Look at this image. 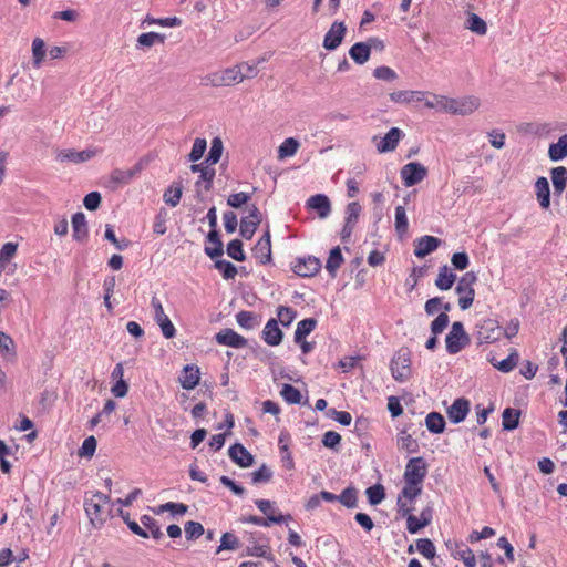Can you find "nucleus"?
I'll list each match as a JSON object with an SVG mask.
<instances>
[{"label":"nucleus","instance_id":"864d4df0","mask_svg":"<svg viewBox=\"0 0 567 567\" xmlns=\"http://www.w3.org/2000/svg\"><path fill=\"white\" fill-rule=\"evenodd\" d=\"M18 244L17 243H6L0 249V272L4 268L6 264H8L17 254Z\"/></svg>","mask_w":567,"mask_h":567},{"label":"nucleus","instance_id":"ea45409f","mask_svg":"<svg viewBox=\"0 0 567 567\" xmlns=\"http://www.w3.org/2000/svg\"><path fill=\"white\" fill-rule=\"evenodd\" d=\"M425 425L431 433L440 434L445 429V420L442 414L437 412H431L425 417Z\"/></svg>","mask_w":567,"mask_h":567},{"label":"nucleus","instance_id":"0eeeda50","mask_svg":"<svg viewBox=\"0 0 567 567\" xmlns=\"http://www.w3.org/2000/svg\"><path fill=\"white\" fill-rule=\"evenodd\" d=\"M151 306L154 310V320L159 326L163 336L166 339L174 338L176 334V329L168 316L165 313L163 305L156 296L152 297Z\"/></svg>","mask_w":567,"mask_h":567},{"label":"nucleus","instance_id":"39448f33","mask_svg":"<svg viewBox=\"0 0 567 567\" xmlns=\"http://www.w3.org/2000/svg\"><path fill=\"white\" fill-rule=\"evenodd\" d=\"M468 342V337L464 330L463 323L453 322L450 332L445 338L446 351L450 354L458 353Z\"/></svg>","mask_w":567,"mask_h":567},{"label":"nucleus","instance_id":"c756f323","mask_svg":"<svg viewBox=\"0 0 567 567\" xmlns=\"http://www.w3.org/2000/svg\"><path fill=\"white\" fill-rule=\"evenodd\" d=\"M207 240L212 246L205 247V254L212 259H216L223 256V243L219 234L216 229H212L207 235Z\"/></svg>","mask_w":567,"mask_h":567},{"label":"nucleus","instance_id":"8fccbe9b","mask_svg":"<svg viewBox=\"0 0 567 567\" xmlns=\"http://www.w3.org/2000/svg\"><path fill=\"white\" fill-rule=\"evenodd\" d=\"M280 395L288 404H300L301 403V393L300 391L291 384H284L280 390Z\"/></svg>","mask_w":567,"mask_h":567},{"label":"nucleus","instance_id":"9b49d317","mask_svg":"<svg viewBox=\"0 0 567 567\" xmlns=\"http://www.w3.org/2000/svg\"><path fill=\"white\" fill-rule=\"evenodd\" d=\"M145 163L143 162V159H141L130 169L115 168L110 174V183L113 185V187L126 185L135 176H137L143 171Z\"/></svg>","mask_w":567,"mask_h":567},{"label":"nucleus","instance_id":"4d7b16f0","mask_svg":"<svg viewBox=\"0 0 567 567\" xmlns=\"http://www.w3.org/2000/svg\"><path fill=\"white\" fill-rule=\"evenodd\" d=\"M207 147V142L205 138L197 137L194 141L193 147L190 153L188 154V161L193 164H196L197 161H199Z\"/></svg>","mask_w":567,"mask_h":567},{"label":"nucleus","instance_id":"a211bd4d","mask_svg":"<svg viewBox=\"0 0 567 567\" xmlns=\"http://www.w3.org/2000/svg\"><path fill=\"white\" fill-rule=\"evenodd\" d=\"M496 321L493 319H486L476 326L475 338L478 344H487L496 341L495 337Z\"/></svg>","mask_w":567,"mask_h":567},{"label":"nucleus","instance_id":"e2e57ef3","mask_svg":"<svg viewBox=\"0 0 567 567\" xmlns=\"http://www.w3.org/2000/svg\"><path fill=\"white\" fill-rule=\"evenodd\" d=\"M238 547V538L231 533H224L220 537V545L218 546L216 553L218 554L221 550H235Z\"/></svg>","mask_w":567,"mask_h":567},{"label":"nucleus","instance_id":"e433bc0d","mask_svg":"<svg viewBox=\"0 0 567 567\" xmlns=\"http://www.w3.org/2000/svg\"><path fill=\"white\" fill-rule=\"evenodd\" d=\"M236 322L245 330H252L260 323V320L252 311L243 310L236 315Z\"/></svg>","mask_w":567,"mask_h":567},{"label":"nucleus","instance_id":"4468645a","mask_svg":"<svg viewBox=\"0 0 567 567\" xmlns=\"http://www.w3.org/2000/svg\"><path fill=\"white\" fill-rule=\"evenodd\" d=\"M215 340L218 344L240 349L246 347L247 340L233 329L226 328L220 330L216 336Z\"/></svg>","mask_w":567,"mask_h":567},{"label":"nucleus","instance_id":"72a5a7b5","mask_svg":"<svg viewBox=\"0 0 567 567\" xmlns=\"http://www.w3.org/2000/svg\"><path fill=\"white\" fill-rule=\"evenodd\" d=\"M452 555L454 558L462 560L466 567H474L476 564L473 550L465 544H456L455 548L452 549Z\"/></svg>","mask_w":567,"mask_h":567},{"label":"nucleus","instance_id":"6e6552de","mask_svg":"<svg viewBox=\"0 0 567 567\" xmlns=\"http://www.w3.org/2000/svg\"><path fill=\"white\" fill-rule=\"evenodd\" d=\"M262 218L261 213L256 205H251L248 207V215L243 217L240 220V235L245 239H251L254 234L256 233L258 226L260 225Z\"/></svg>","mask_w":567,"mask_h":567},{"label":"nucleus","instance_id":"052dcab7","mask_svg":"<svg viewBox=\"0 0 567 567\" xmlns=\"http://www.w3.org/2000/svg\"><path fill=\"white\" fill-rule=\"evenodd\" d=\"M416 549L427 559H433L436 554L434 544L429 538H420L416 540Z\"/></svg>","mask_w":567,"mask_h":567},{"label":"nucleus","instance_id":"423d86ee","mask_svg":"<svg viewBox=\"0 0 567 567\" xmlns=\"http://www.w3.org/2000/svg\"><path fill=\"white\" fill-rule=\"evenodd\" d=\"M400 175L403 185L405 187H412L421 183L427 176V168L419 162H411L401 168Z\"/></svg>","mask_w":567,"mask_h":567},{"label":"nucleus","instance_id":"c03bdc74","mask_svg":"<svg viewBox=\"0 0 567 567\" xmlns=\"http://www.w3.org/2000/svg\"><path fill=\"white\" fill-rule=\"evenodd\" d=\"M520 355L517 349H511V352L507 355V358L498 361V371L503 373L512 372L517 367Z\"/></svg>","mask_w":567,"mask_h":567},{"label":"nucleus","instance_id":"7c9ffc66","mask_svg":"<svg viewBox=\"0 0 567 567\" xmlns=\"http://www.w3.org/2000/svg\"><path fill=\"white\" fill-rule=\"evenodd\" d=\"M548 157L551 162H560L567 157V134L561 135L556 143L549 145Z\"/></svg>","mask_w":567,"mask_h":567},{"label":"nucleus","instance_id":"bb28decb","mask_svg":"<svg viewBox=\"0 0 567 567\" xmlns=\"http://www.w3.org/2000/svg\"><path fill=\"white\" fill-rule=\"evenodd\" d=\"M536 197L543 209H548L550 206V187L546 177L540 176L535 182Z\"/></svg>","mask_w":567,"mask_h":567},{"label":"nucleus","instance_id":"9d476101","mask_svg":"<svg viewBox=\"0 0 567 567\" xmlns=\"http://www.w3.org/2000/svg\"><path fill=\"white\" fill-rule=\"evenodd\" d=\"M347 27L342 21H334L324 34L322 45L328 51H334L342 43Z\"/></svg>","mask_w":567,"mask_h":567},{"label":"nucleus","instance_id":"de8ad7c7","mask_svg":"<svg viewBox=\"0 0 567 567\" xmlns=\"http://www.w3.org/2000/svg\"><path fill=\"white\" fill-rule=\"evenodd\" d=\"M338 502H340L347 508H354L358 504V492L353 486H349L338 495Z\"/></svg>","mask_w":567,"mask_h":567},{"label":"nucleus","instance_id":"c85d7f7f","mask_svg":"<svg viewBox=\"0 0 567 567\" xmlns=\"http://www.w3.org/2000/svg\"><path fill=\"white\" fill-rule=\"evenodd\" d=\"M522 411L515 408H506L502 413V426L504 431L511 432L518 427Z\"/></svg>","mask_w":567,"mask_h":567},{"label":"nucleus","instance_id":"2f4dec72","mask_svg":"<svg viewBox=\"0 0 567 567\" xmlns=\"http://www.w3.org/2000/svg\"><path fill=\"white\" fill-rule=\"evenodd\" d=\"M456 280V275L449 268L447 265H443L439 268V275L435 279V286L440 290H449L452 288Z\"/></svg>","mask_w":567,"mask_h":567},{"label":"nucleus","instance_id":"0e129e2a","mask_svg":"<svg viewBox=\"0 0 567 567\" xmlns=\"http://www.w3.org/2000/svg\"><path fill=\"white\" fill-rule=\"evenodd\" d=\"M141 523L146 529L150 530L154 539H161L163 537V532L157 522L153 517L148 515H143L141 517Z\"/></svg>","mask_w":567,"mask_h":567},{"label":"nucleus","instance_id":"bf43d9fd","mask_svg":"<svg viewBox=\"0 0 567 567\" xmlns=\"http://www.w3.org/2000/svg\"><path fill=\"white\" fill-rule=\"evenodd\" d=\"M365 494L371 505H378L385 498V491L381 484L368 487Z\"/></svg>","mask_w":567,"mask_h":567},{"label":"nucleus","instance_id":"4c0bfd02","mask_svg":"<svg viewBox=\"0 0 567 567\" xmlns=\"http://www.w3.org/2000/svg\"><path fill=\"white\" fill-rule=\"evenodd\" d=\"M315 318H306L297 323L295 331V342H301L308 334H310L317 327Z\"/></svg>","mask_w":567,"mask_h":567},{"label":"nucleus","instance_id":"dca6fc26","mask_svg":"<svg viewBox=\"0 0 567 567\" xmlns=\"http://www.w3.org/2000/svg\"><path fill=\"white\" fill-rule=\"evenodd\" d=\"M230 460L238 466L246 468L254 464L252 454L241 444L235 443L228 449Z\"/></svg>","mask_w":567,"mask_h":567},{"label":"nucleus","instance_id":"ddd939ff","mask_svg":"<svg viewBox=\"0 0 567 567\" xmlns=\"http://www.w3.org/2000/svg\"><path fill=\"white\" fill-rule=\"evenodd\" d=\"M254 257L261 265L270 264L272 260L271 257V240H270V231L269 228L265 231V234L258 239L255 247L252 248Z\"/></svg>","mask_w":567,"mask_h":567},{"label":"nucleus","instance_id":"a19ab883","mask_svg":"<svg viewBox=\"0 0 567 567\" xmlns=\"http://www.w3.org/2000/svg\"><path fill=\"white\" fill-rule=\"evenodd\" d=\"M182 194H183L182 184L174 183L164 192L163 200L168 206L176 207L181 202Z\"/></svg>","mask_w":567,"mask_h":567},{"label":"nucleus","instance_id":"a18cd8bd","mask_svg":"<svg viewBox=\"0 0 567 567\" xmlns=\"http://www.w3.org/2000/svg\"><path fill=\"white\" fill-rule=\"evenodd\" d=\"M221 74H223L224 86L238 84L244 81V75L241 74V70L238 66V64L223 70Z\"/></svg>","mask_w":567,"mask_h":567},{"label":"nucleus","instance_id":"1a4fd4ad","mask_svg":"<svg viewBox=\"0 0 567 567\" xmlns=\"http://www.w3.org/2000/svg\"><path fill=\"white\" fill-rule=\"evenodd\" d=\"M427 473V465L423 457L411 458L404 471V481L408 483H420L422 484Z\"/></svg>","mask_w":567,"mask_h":567},{"label":"nucleus","instance_id":"f704fd0d","mask_svg":"<svg viewBox=\"0 0 567 567\" xmlns=\"http://www.w3.org/2000/svg\"><path fill=\"white\" fill-rule=\"evenodd\" d=\"M464 27L477 35H485L487 32L486 22L476 13H468Z\"/></svg>","mask_w":567,"mask_h":567},{"label":"nucleus","instance_id":"20e7f679","mask_svg":"<svg viewBox=\"0 0 567 567\" xmlns=\"http://www.w3.org/2000/svg\"><path fill=\"white\" fill-rule=\"evenodd\" d=\"M478 105V100L473 96H462L457 99L446 96L444 112L464 116L472 114L477 110Z\"/></svg>","mask_w":567,"mask_h":567},{"label":"nucleus","instance_id":"2eb2a0df","mask_svg":"<svg viewBox=\"0 0 567 567\" xmlns=\"http://www.w3.org/2000/svg\"><path fill=\"white\" fill-rule=\"evenodd\" d=\"M96 152L92 150L74 151L71 148L61 150L56 154V159L61 163H84L95 156Z\"/></svg>","mask_w":567,"mask_h":567},{"label":"nucleus","instance_id":"393cba45","mask_svg":"<svg viewBox=\"0 0 567 567\" xmlns=\"http://www.w3.org/2000/svg\"><path fill=\"white\" fill-rule=\"evenodd\" d=\"M72 236L73 239L80 243L86 241L89 237V228L85 215L82 212H78L72 216Z\"/></svg>","mask_w":567,"mask_h":567},{"label":"nucleus","instance_id":"cd10ccee","mask_svg":"<svg viewBox=\"0 0 567 567\" xmlns=\"http://www.w3.org/2000/svg\"><path fill=\"white\" fill-rule=\"evenodd\" d=\"M391 101L395 103H411V102H421L425 100V92L423 91H412V90H401L395 91L390 94Z\"/></svg>","mask_w":567,"mask_h":567},{"label":"nucleus","instance_id":"09e8293b","mask_svg":"<svg viewBox=\"0 0 567 567\" xmlns=\"http://www.w3.org/2000/svg\"><path fill=\"white\" fill-rule=\"evenodd\" d=\"M145 23H147L148 25L157 24L165 28H174L179 27L182 24V20L177 17L153 18L151 16H146L142 24Z\"/></svg>","mask_w":567,"mask_h":567},{"label":"nucleus","instance_id":"774afa93","mask_svg":"<svg viewBox=\"0 0 567 567\" xmlns=\"http://www.w3.org/2000/svg\"><path fill=\"white\" fill-rule=\"evenodd\" d=\"M422 493V484L420 483H408L405 482V485L403 486L401 494L399 496H402V498L414 501L420 494Z\"/></svg>","mask_w":567,"mask_h":567},{"label":"nucleus","instance_id":"58836bf2","mask_svg":"<svg viewBox=\"0 0 567 567\" xmlns=\"http://www.w3.org/2000/svg\"><path fill=\"white\" fill-rule=\"evenodd\" d=\"M343 260L340 247H334L330 250L326 262V269L332 278L337 276V270L340 268Z\"/></svg>","mask_w":567,"mask_h":567},{"label":"nucleus","instance_id":"aec40b11","mask_svg":"<svg viewBox=\"0 0 567 567\" xmlns=\"http://www.w3.org/2000/svg\"><path fill=\"white\" fill-rule=\"evenodd\" d=\"M291 519V515H268L267 518H262L255 515L241 516L239 522L243 524H254L257 526L269 527L271 524H281Z\"/></svg>","mask_w":567,"mask_h":567},{"label":"nucleus","instance_id":"4be33fe9","mask_svg":"<svg viewBox=\"0 0 567 567\" xmlns=\"http://www.w3.org/2000/svg\"><path fill=\"white\" fill-rule=\"evenodd\" d=\"M470 411V402L464 398L456 399L452 405L447 409V416L450 421L457 424L465 420Z\"/></svg>","mask_w":567,"mask_h":567},{"label":"nucleus","instance_id":"f3484780","mask_svg":"<svg viewBox=\"0 0 567 567\" xmlns=\"http://www.w3.org/2000/svg\"><path fill=\"white\" fill-rule=\"evenodd\" d=\"M262 340L270 347L279 346L284 338V332L279 328L278 320L271 318L267 321L262 330Z\"/></svg>","mask_w":567,"mask_h":567},{"label":"nucleus","instance_id":"412c9836","mask_svg":"<svg viewBox=\"0 0 567 567\" xmlns=\"http://www.w3.org/2000/svg\"><path fill=\"white\" fill-rule=\"evenodd\" d=\"M402 137L403 132L398 127H392L377 144V151L379 153L393 152Z\"/></svg>","mask_w":567,"mask_h":567},{"label":"nucleus","instance_id":"603ef678","mask_svg":"<svg viewBox=\"0 0 567 567\" xmlns=\"http://www.w3.org/2000/svg\"><path fill=\"white\" fill-rule=\"evenodd\" d=\"M165 35L156 32L142 33L137 38V45L151 48L155 43H164Z\"/></svg>","mask_w":567,"mask_h":567},{"label":"nucleus","instance_id":"5701e85b","mask_svg":"<svg viewBox=\"0 0 567 567\" xmlns=\"http://www.w3.org/2000/svg\"><path fill=\"white\" fill-rule=\"evenodd\" d=\"M199 368L194 364H187L183 368L182 374L179 377V383L184 390H193L199 383Z\"/></svg>","mask_w":567,"mask_h":567},{"label":"nucleus","instance_id":"5fc2aeb1","mask_svg":"<svg viewBox=\"0 0 567 567\" xmlns=\"http://www.w3.org/2000/svg\"><path fill=\"white\" fill-rule=\"evenodd\" d=\"M246 554L248 556L254 557H262L269 561L274 560V556L271 554V549L268 545H259V544H252L251 546L247 547Z\"/></svg>","mask_w":567,"mask_h":567},{"label":"nucleus","instance_id":"37998d69","mask_svg":"<svg viewBox=\"0 0 567 567\" xmlns=\"http://www.w3.org/2000/svg\"><path fill=\"white\" fill-rule=\"evenodd\" d=\"M223 151H224V145H223L221 138L218 136L214 137L210 143L209 153H208L206 159L204 161L205 164H208V165L217 164L223 155Z\"/></svg>","mask_w":567,"mask_h":567},{"label":"nucleus","instance_id":"69168bd1","mask_svg":"<svg viewBox=\"0 0 567 567\" xmlns=\"http://www.w3.org/2000/svg\"><path fill=\"white\" fill-rule=\"evenodd\" d=\"M296 315V311L290 307L279 306L277 308L278 321H280L284 327H289L293 322Z\"/></svg>","mask_w":567,"mask_h":567},{"label":"nucleus","instance_id":"a878e982","mask_svg":"<svg viewBox=\"0 0 567 567\" xmlns=\"http://www.w3.org/2000/svg\"><path fill=\"white\" fill-rule=\"evenodd\" d=\"M210 165L204 163L192 164L190 171L193 173H199V179L196 182V187L199 186L202 182H205V190L209 192L213 188V182L215 178V169L209 167Z\"/></svg>","mask_w":567,"mask_h":567},{"label":"nucleus","instance_id":"473e14b6","mask_svg":"<svg viewBox=\"0 0 567 567\" xmlns=\"http://www.w3.org/2000/svg\"><path fill=\"white\" fill-rule=\"evenodd\" d=\"M550 177L554 186V193L560 195L567 186V168L565 166L551 168Z\"/></svg>","mask_w":567,"mask_h":567},{"label":"nucleus","instance_id":"680f3d73","mask_svg":"<svg viewBox=\"0 0 567 567\" xmlns=\"http://www.w3.org/2000/svg\"><path fill=\"white\" fill-rule=\"evenodd\" d=\"M227 255L237 261H244L246 255L243 249V243L239 239H233L227 245Z\"/></svg>","mask_w":567,"mask_h":567},{"label":"nucleus","instance_id":"b1692460","mask_svg":"<svg viewBox=\"0 0 567 567\" xmlns=\"http://www.w3.org/2000/svg\"><path fill=\"white\" fill-rule=\"evenodd\" d=\"M441 240L433 236H422L415 240L414 255L419 258H423L429 254L433 252L440 246Z\"/></svg>","mask_w":567,"mask_h":567},{"label":"nucleus","instance_id":"49530a36","mask_svg":"<svg viewBox=\"0 0 567 567\" xmlns=\"http://www.w3.org/2000/svg\"><path fill=\"white\" fill-rule=\"evenodd\" d=\"M398 447L409 453L417 452L419 444L406 431H401L398 435Z\"/></svg>","mask_w":567,"mask_h":567},{"label":"nucleus","instance_id":"13d9d810","mask_svg":"<svg viewBox=\"0 0 567 567\" xmlns=\"http://www.w3.org/2000/svg\"><path fill=\"white\" fill-rule=\"evenodd\" d=\"M33 65L39 68L45 55V43L42 39L35 38L32 42Z\"/></svg>","mask_w":567,"mask_h":567},{"label":"nucleus","instance_id":"f8f14e48","mask_svg":"<svg viewBox=\"0 0 567 567\" xmlns=\"http://www.w3.org/2000/svg\"><path fill=\"white\" fill-rule=\"evenodd\" d=\"M321 267L319 258L308 256L298 258L292 266V271L300 277H312L320 271Z\"/></svg>","mask_w":567,"mask_h":567},{"label":"nucleus","instance_id":"3c124183","mask_svg":"<svg viewBox=\"0 0 567 567\" xmlns=\"http://www.w3.org/2000/svg\"><path fill=\"white\" fill-rule=\"evenodd\" d=\"M214 260H215V268L218 269L223 274V277L226 280L235 278V276L237 275V267L234 264H231L230 261H228L226 259H221L220 257L216 258Z\"/></svg>","mask_w":567,"mask_h":567},{"label":"nucleus","instance_id":"6ab92c4d","mask_svg":"<svg viewBox=\"0 0 567 567\" xmlns=\"http://www.w3.org/2000/svg\"><path fill=\"white\" fill-rule=\"evenodd\" d=\"M306 206L316 210L321 219L327 218L331 213V203L327 195L317 194L308 198Z\"/></svg>","mask_w":567,"mask_h":567},{"label":"nucleus","instance_id":"7ed1b4c3","mask_svg":"<svg viewBox=\"0 0 567 567\" xmlns=\"http://www.w3.org/2000/svg\"><path fill=\"white\" fill-rule=\"evenodd\" d=\"M476 279L475 272L468 271L460 278L456 285L455 291L460 296L458 306L462 310L468 309L474 301L475 291L473 285Z\"/></svg>","mask_w":567,"mask_h":567},{"label":"nucleus","instance_id":"338daca9","mask_svg":"<svg viewBox=\"0 0 567 567\" xmlns=\"http://www.w3.org/2000/svg\"><path fill=\"white\" fill-rule=\"evenodd\" d=\"M445 95H436V94H426L424 102L425 106L429 109H434L436 111L444 112L445 109Z\"/></svg>","mask_w":567,"mask_h":567},{"label":"nucleus","instance_id":"6e6d98bb","mask_svg":"<svg viewBox=\"0 0 567 567\" xmlns=\"http://www.w3.org/2000/svg\"><path fill=\"white\" fill-rule=\"evenodd\" d=\"M408 217L405 208L401 205L395 207V230L402 236L408 231Z\"/></svg>","mask_w":567,"mask_h":567},{"label":"nucleus","instance_id":"c9c22d12","mask_svg":"<svg viewBox=\"0 0 567 567\" xmlns=\"http://www.w3.org/2000/svg\"><path fill=\"white\" fill-rule=\"evenodd\" d=\"M370 54L369 47L364 42H357L349 50L350 58L360 65L370 59Z\"/></svg>","mask_w":567,"mask_h":567},{"label":"nucleus","instance_id":"79ce46f5","mask_svg":"<svg viewBox=\"0 0 567 567\" xmlns=\"http://www.w3.org/2000/svg\"><path fill=\"white\" fill-rule=\"evenodd\" d=\"M299 146L300 143L295 137L286 138L278 147V158L284 159L293 156L297 153Z\"/></svg>","mask_w":567,"mask_h":567},{"label":"nucleus","instance_id":"f03ea898","mask_svg":"<svg viewBox=\"0 0 567 567\" xmlns=\"http://www.w3.org/2000/svg\"><path fill=\"white\" fill-rule=\"evenodd\" d=\"M411 352L400 349L392 358L390 369L392 377L398 382H405L411 377Z\"/></svg>","mask_w":567,"mask_h":567},{"label":"nucleus","instance_id":"f257e3e1","mask_svg":"<svg viewBox=\"0 0 567 567\" xmlns=\"http://www.w3.org/2000/svg\"><path fill=\"white\" fill-rule=\"evenodd\" d=\"M110 497L101 492L93 493L86 497L84 508L93 526H101L107 518L109 512L105 506L110 504Z\"/></svg>","mask_w":567,"mask_h":567}]
</instances>
